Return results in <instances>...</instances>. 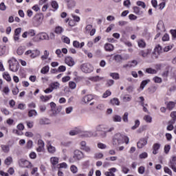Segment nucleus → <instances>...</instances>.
I'll return each instance as SVG.
<instances>
[{
    "instance_id": "33",
    "label": "nucleus",
    "mask_w": 176,
    "mask_h": 176,
    "mask_svg": "<svg viewBox=\"0 0 176 176\" xmlns=\"http://www.w3.org/2000/svg\"><path fill=\"white\" fill-rule=\"evenodd\" d=\"M3 76L4 79H6V80H7L8 82H10L12 80V78H10V75L9 74V73L8 72H5L3 74Z\"/></svg>"
},
{
    "instance_id": "57",
    "label": "nucleus",
    "mask_w": 176,
    "mask_h": 176,
    "mask_svg": "<svg viewBox=\"0 0 176 176\" xmlns=\"http://www.w3.org/2000/svg\"><path fill=\"white\" fill-rule=\"evenodd\" d=\"M62 39L63 40V42L65 43H67V45H69V43H71V40L69 39V38L65 36H63Z\"/></svg>"
},
{
    "instance_id": "61",
    "label": "nucleus",
    "mask_w": 176,
    "mask_h": 176,
    "mask_svg": "<svg viewBox=\"0 0 176 176\" xmlns=\"http://www.w3.org/2000/svg\"><path fill=\"white\" fill-rule=\"evenodd\" d=\"M157 90V87L156 86H153L148 88V91L149 93H151V94L155 93Z\"/></svg>"
},
{
    "instance_id": "48",
    "label": "nucleus",
    "mask_w": 176,
    "mask_h": 176,
    "mask_svg": "<svg viewBox=\"0 0 176 176\" xmlns=\"http://www.w3.org/2000/svg\"><path fill=\"white\" fill-rule=\"evenodd\" d=\"M102 157H104V154H102V153H96L94 155V159H102Z\"/></svg>"
},
{
    "instance_id": "50",
    "label": "nucleus",
    "mask_w": 176,
    "mask_h": 176,
    "mask_svg": "<svg viewBox=\"0 0 176 176\" xmlns=\"http://www.w3.org/2000/svg\"><path fill=\"white\" fill-rule=\"evenodd\" d=\"M49 54H50L49 52H47V50H45L44 55H43L41 56V59L42 60H47V58H49Z\"/></svg>"
},
{
    "instance_id": "60",
    "label": "nucleus",
    "mask_w": 176,
    "mask_h": 176,
    "mask_svg": "<svg viewBox=\"0 0 176 176\" xmlns=\"http://www.w3.org/2000/svg\"><path fill=\"white\" fill-rule=\"evenodd\" d=\"M6 53V46L0 47V56H3Z\"/></svg>"
},
{
    "instance_id": "27",
    "label": "nucleus",
    "mask_w": 176,
    "mask_h": 176,
    "mask_svg": "<svg viewBox=\"0 0 176 176\" xmlns=\"http://www.w3.org/2000/svg\"><path fill=\"white\" fill-rule=\"evenodd\" d=\"M162 46H160V45H156L154 49V54L159 55L160 54V53H162Z\"/></svg>"
},
{
    "instance_id": "16",
    "label": "nucleus",
    "mask_w": 176,
    "mask_h": 176,
    "mask_svg": "<svg viewBox=\"0 0 176 176\" xmlns=\"http://www.w3.org/2000/svg\"><path fill=\"white\" fill-rule=\"evenodd\" d=\"M160 149V144L155 143L153 146V155H157V151Z\"/></svg>"
},
{
    "instance_id": "13",
    "label": "nucleus",
    "mask_w": 176,
    "mask_h": 176,
    "mask_svg": "<svg viewBox=\"0 0 176 176\" xmlns=\"http://www.w3.org/2000/svg\"><path fill=\"white\" fill-rule=\"evenodd\" d=\"M65 64H67L69 67H74L75 65V61H74V58L71 56H67L65 58Z\"/></svg>"
},
{
    "instance_id": "2",
    "label": "nucleus",
    "mask_w": 176,
    "mask_h": 176,
    "mask_svg": "<svg viewBox=\"0 0 176 176\" xmlns=\"http://www.w3.org/2000/svg\"><path fill=\"white\" fill-rule=\"evenodd\" d=\"M8 64L10 70H11L12 72H17V71H19L20 65L19 64V61H17L16 58L12 57L8 60Z\"/></svg>"
},
{
    "instance_id": "12",
    "label": "nucleus",
    "mask_w": 176,
    "mask_h": 176,
    "mask_svg": "<svg viewBox=\"0 0 176 176\" xmlns=\"http://www.w3.org/2000/svg\"><path fill=\"white\" fill-rule=\"evenodd\" d=\"M157 31H160L161 32H164L166 31V28L164 27V22L163 21H159L157 25Z\"/></svg>"
},
{
    "instance_id": "4",
    "label": "nucleus",
    "mask_w": 176,
    "mask_h": 176,
    "mask_svg": "<svg viewBox=\"0 0 176 176\" xmlns=\"http://www.w3.org/2000/svg\"><path fill=\"white\" fill-rule=\"evenodd\" d=\"M33 42H40V41H49V35L47 33L41 32L36 34L33 38Z\"/></svg>"
},
{
    "instance_id": "10",
    "label": "nucleus",
    "mask_w": 176,
    "mask_h": 176,
    "mask_svg": "<svg viewBox=\"0 0 176 176\" xmlns=\"http://www.w3.org/2000/svg\"><path fill=\"white\" fill-rule=\"evenodd\" d=\"M88 80H91V82H94L96 83L97 82H101V80H104V77H101L100 76H95L88 77Z\"/></svg>"
},
{
    "instance_id": "26",
    "label": "nucleus",
    "mask_w": 176,
    "mask_h": 176,
    "mask_svg": "<svg viewBox=\"0 0 176 176\" xmlns=\"http://www.w3.org/2000/svg\"><path fill=\"white\" fill-rule=\"evenodd\" d=\"M55 34H58V35L63 34V32H64V28H63V27L61 26H56L55 28V31H54Z\"/></svg>"
},
{
    "instance_id": "64",
    "label": "nucleus",
    "mask_w": 176,
    "mask_h": 176,
    "mask_svg": "<svg viewBox=\"0 0 176 176\" xmlns=\"http://www.w3.org/2000/svg\"><path fill=\"white\" fill-rule=\"evenodd\" d=\"M28 32V35L29 36H35V30L31 29V30H29Z\"/></svg>"
},
{
    "instance_id": "8",
    "label": "nucleus",
    "mask_w": 176,
    "mask_h": 176,
    "mask_svg": "<svg viewBox=\"0 0 176 176\" xmlns=\"http://www.w3.org/2000/svg\"><path fill=\"white\" fill-rule=\"evenodd\" d=\"M146 144H148V138H142L138 142L137 146L139 149H142V148H144V146H145Z\"/></svg>"
},
{
    "instance_id": "6",
    "label": "nucleus",
    "mask_w": 176,
    "mask_h": 176,
    "mask_svg": "<svg viewBox=\"0 0 176 176\" xmlns=\"http://www.w3.org/2000/svg\"><path fill=\"white\" fill-rule=\"evenodd\" d=\"M168 166L174 171V173H176V156L173 155L171 157V159L170 160Z\"/></svg>"
},
{
    "instance_id": "51",
    "label": "nucleus",
    "mask_w": 176,
    "mask_h": 176,
    "mask_svg": "<svg viewBox=\"0 0 176 176\" xmlns=\"http://www.w3.org/2000/svg\"><path fill=\"white\" fill-rule=\"evenodd\" d=\"M140 127V120H136L135 121V124L131 127V130H135L136 129H138Z\"/></svg>"
},
{
    "instance_id": "41",
    "label": "nucleus",
    "mask_w": 176,
    "mask_h": 176,
    "mask_svg": "<svg viewBox=\"0 0 176 176\" xmlns=\"http://www.w3.org/2000/svg\"><path fill=\"white\" fill-rule=\"evenodd\" d=\"M170 117L172 118V120H170V123H175V121H176V111L171 112Z\"/></svg>"
},
{
    "instance_id": "18",
    "label": "nucleus",
    "mask_w": 176,
    "mask_h": 176,
    "mask_svg": "<svg viewBox=\"0 0 176 176\" xmlns=\"http://www.w3.org/2000/svg\"><path fill=\"white\" fill-rule=\"evenodd\" d=\"M50 87L52 89V90H57V89H60V82H54L50 85Z\"/></svg>"
},
{
    "instance_id": "63",
    "label": "nucleus",
    "mask_w": 176,
    "mask_h": 176,
    "mask_svg": "<svg viewBox=\"0 0 176 176\" xmlns=\"http://www.w3.org/2000/svg\"><path fill=\"white\" fill-rule=\"evenodd\" d=\"M67 67L64 65H60L58 68V72H65Z\"/></svg>"
},
{
    "instance_id": "7",
    "label": "nucleus",
    "mask_w": 176,
    "mask_h": 176,
    "mask_svg": "<svg viewBox=\"0 0 176 176\" xmlns=\"http://www.w3.org/2000/svg\"><path fill=\"white\" fill-rule=\"evenodd\" d=\"M80 145L81 146L80 149L82 151H84L87 153H90V152H91V147H90L89 146H87V144L86 143L85 141L80 142Z\"/></svg>"
},
{
    "instance_id": "22",
    "label": "nucleus",
    "mask_w": 176,
    "mask_h": 176,
    "mask_svg": "<svg viewBox=\"0 0 176 176\" xmlns=\"http://www.w3.org/2000/svg\"><path fill=\"white\" fill-rule=\"evenodd\" d=\"M50 120L47 118H41L39 120V124H50Z\"/></svg>"
},
{
    "instance_id": "40",
    "label": "nucleus",
    "mask_w": 176,
    "mask_h": 176,
    "mask_svg": "<svg viewBox=\"0 0 176 176\" xmlns=\"http://www.w3.org/2000/svg\"><path fill=\"white\" fill-rule=\"evenodd\" d=\"M114 84H115V80L112 79H109L107 80L106 86L107 87H111V86H113Z\"/></svg>"
},
{
    "instance_id": "39",
    "label": "nucleus",
    "mask_w": 176,
    "mask_h": 176,
    "mask_svg": "<svg viewBox=\"0 0 176 176\" xmlns=\"http://www.w3.org/2000/svg\"><path fill=\"white\" fill-rule=\"evenodd\" d=\"M110 76L116 80H118L120 78V77L119 76V73H110Z\"/></svg>"
},
{
    "instance_id": "15",
    "label": "nucleus",
    "mask_w": 176,
    "mask_h": 176,
    "mask_svg": "<svg viewBox=\"0 0 176 176\" xmlns=\"http://www.w3.org/2000/svg\"><path fill=\"white\" fill-rule=\"evenodd\" d=\"M73 46L74 47H76V49H82L83 46H85V42H82L81 43H79L78 41H74L73 42Z\"/></svg>"
},
{
    "instance_id": "37",
    "label": "nucleus",
    "mask_w": 176,
    "mask_h": 176,
    "mask_svg": "<svg viewBox=\"0 0 176 176\" xmlns=\"http://www.w3.org/2000/svg\"><path fill=\"white\" fill-rule=\"evenodd\" d=\"M113 121L116 122H122V117L118 115H115L114 116H113Z\"/></svg>"
},
{
    "instance_id": "1",
    "label": "nucleus",
    "mask_w": 176,
    "mask_h": 176,
    "mask_svg": "<svg viewBox=\"0 0 176 176\" xmlns=\"http://www.w3.org/2000/svg\"><path fill=\"white\" fill-rule=\"evenodd\" d=\"M85 157V153L79 150H76L74 151V156L70 157L69 162L70 163H76V162H79V160H82Z\"/></svg>"
},
{
    "instance_id": "36",
    "label": "nucleus",
    "mask_w": 176,
    "mask_h": 176,
    "mask_svg": "<svg viewBox=\"0 0 176 176\" xmlns=\"http://www.w3.org/2000/svg\"><path fill=\"white\" fill-rule=\"evenodd\" d=\"M129 64V68H133L134 67H137L138 65V62L135 60L128 62Z\"/></svg>"
},
{
    "instance_id": "25",
    "label": "nucleus",
    "mask_w": 176,
    "mask_h": 176,
    "mask_svg": "<svg viewBox=\"0 0 176 176\" xmlns=\"http://www.w3.org/2000/svg\"><path fill=\"white\" fill-rule=\"evenodd\" d=\"M106 52H112L113 50V45L111 43H106L104 45Z\"/></svg>"
},
{
    "instance_id": "52",
    "label": "nucleus",
    "mask_w": 176,
    "mask_h": 176,
    "mask_svg": "<svg viewBox=\"0 0 176 176\" xmlns=\"http://www.w3.org/2000/svg\"><path fill=\"white\" fill-rule=\"evenodd\" d=\"M164 173H166V174H168V175H173V171H171V169H170L168 167L165 166L164 168Z\"/></svg>"
},
{
    "instance_id": "30",
    "label": "nucleus",
    "mask_w": 176,
    "mask_h": 176,
    "mask_svg": "<svg viewBox=\"0 0 176 176\" xmlns=\"http://www.w3.org/2000/svg\"><path fill=\"white\" fill-rule=\"evenodd\" d=\"M76 3L74 0L67 1V6L69 9H72V8H75Z\"/></svg>"
},
{
    "instance_id": "14",
    "label": "nucleus",
    "mask_w": 176,
    "mask_h": 176,
    "mask_svg": "<svg viewBox=\"0 0 176 176\" xmlns=\"http://www.w3.org/2000/svg\"><path fill=\"white\" fill-rule=\"evenodd\" d=\"M38 147L36 148L37 152H42L43 148H45V142L42 140H39L38 141Z\"/></svg>"
},
{
    "instance_id": "43",
    "label": "nucleus",
    "mask_w": 176,
    "mask_h": 176,
    "mask_svg": "<svg viewBox=\"0 0 176 176\" xmlns=\"http://www.w3.org/2000/svg\"><path fill=\"white\" fill-rule=\"evenodd\" d=\"M131 96L130 95H125L123 98H122V100L124 101V102H129L130 101H131Z\"/></svg>"
},
{
    "instance_id": "35",
    "label": "nucleus",
    "mask_w": 176,
    "mask_h": 176,
    "mask_svg": "<svg viewBox=\"0 0 176 176\" xmlns=\"http://www.w3.org/2000/svg\"><path fill=\"white\" fill-rule=\"evenodd\" d=\"M84 135L85 137H97V133H94L93 131H86Z\"/></svg>"
},
{
    "instance_id": "46",
    "label": "nucleus",
    "mask_w": 176,
    "mask_h": 176,
    "mask_svg": "<svg viewBox=\"0 0 176 176\" xmlns=\"http://www.w3.org/2000/svg\"><path fill=\"white\" fill-rule=\"evenodd\" d=\"M51 6L53 8V9L57 10V9H58V3H57L56 1H52L51 3Z\"/></svg>"
},
{
    "instance_id": "32",
    "label": "nucleus",
    "mask_w": 176,
    "mask_h": 176,
    "mask_svg": "<svg viewBox=\"0 0 176 176\" xmlns=\"http://www.w3.org/2000/svg\"><path fill=\"white\" fill-rule=\"evenodd\" d=\"M138 45L139 47H141L142 49H144V47H146V43L143 39L139 40L138 42Z\"/></svg>"
},
{
    "instance_id": "19",
    "label": "nucleus",
    "mask_w": 176,
    "mask_h": 176,
    "mask_svg": "<svg viewBox=\"0 0 176 176\" xmlns=\"http://www.w3.org/2000/svg\"><path fill=\"white\" fill-rule=\"evenodd\" d=\"M41 55V51L38 50H34L32 51V54L30 55V57L32 58H36V57H38V56Z\"/></svg>"
},
{
    "instance_id": "59",
    "label": "nucleus",
    "mask_w": 176,
    "mask_h": 176,
    "mask_svg": "<svg viewBox=\"0 0 176 176\" xmlns=\"http://www.w3.org/2000/svg\"><path fill=\"white\" fill-rule=\"evenodd\" d=\"M98 148H99V149H107V144L99 142L98 143Z\"/></svg>"
},
{
    "instance_id": "49",
    "label": "nucleus",
    "mask_w": 176,
    "mask_h": 176,
    "mask_svg": "<svg viewBox=\"0 0 176 176\" xmlns=\"http://www.w3.org/2000/svg\"><path fill=\"white\" fill-rule=\"evenodd\" d=\"M70 170L72 173H73V174H76V173H78V167H76L75 165H72L70 166Z\"/></svg>"
},
{
    "instance_id": "23",
    "label": "nucleus",
    "mask_w": 176,
    "mask_h": 176,
    "mask_svg": "<svg viewBox=\"0 0 176 176\" xmlns=\"http://www.w3.org/2000/svg\"><path fill=\"white\" fill-rule=\"evenodd\" d=\"M47 151L50 153H54L56 152V147L52 146L50 143H48L47 145Z\"/></svg>"
},
{
    "instance_id": "55",
    "label": "nucleus",
    "mask_w": 176,
    "mask_h": 176,
    "mask_svg": "<svg viewBox=\"0 0 176 176\" xmlns=\"http://www.w3.org/2000/svg\"><path fill=\"white\" fill-rule=\"evenodd\" d=\"M80 133V130H72L69 131V135H77V134H79Z\"/></svg>"
},
{
    "instance_id": "21",
    "label": "nucleus",
    "mask_w": 176,
    "mask_h": 176,
    "mask_svg": "<svg viewBox=\"0 0 176 176\" xmlns=\"http://www.w3.org/2000/svg\"><path fill=\"white\" fill-rule=\"evenodd\" d=\"M53 97V96L52 95H49V96H40V100H41V101H43V102H46L47 101H49V100H50V98H52Z\"/></svg>"
},
{
    "instance_id": "34",
    "label": "nucleus",
    "mask_w": 176,
    "mask_h": 176,
    "mask_svg": "<svg viewBox=\"0 0 176 176\" xmlns=\"http://www.w3.org/2000/svg\"><path fill=\"white\" fill-rule=\"evenodd\" d=\"M50 162L52 165L56 166V164H58V158L57 157H52L50 159Z\"/></svg>"
},
{
    "instance_id": "28",
    "label": "nucleus",
    "mask_w": 176,
    "mask_h": 176,
    "mask_svg": "<svg viewBox=\"0 0 176 176\" xmlns=\"http://www.w3.org/2000/svg\"><path fill=\"white\" fill-rule=\"evenodd\" d=\"M166 108L169 111H173V109H174V108H175V102H169L166 104Z\"/></svg>"
},
{
    "instance_id": "53",
    "label": "nucleus",
    "mask_w": 176,
    "mask_h": 176,
    "mask_svg": "<svg viewBox=\"0 0 176 176\" xmlns=\"http://www.w3.org/2000/svg\"><path fill=\"white\" fill-rule=\"evenodd\" d=\"M144 120L147 123H152V117L151 116H144Z\"/></svg>"
},
{
    "instance_id": "54",
    "label": "nucleus",
    "mask_w": 176,
    "mask_h": 176,
    "mask_svg": "<svg viewBox=\"0 0 176 176\" xmlns=\"http://www.w3.org/2000/svg\"><path fill=\"white\" fill-rule=\"evenodd\" d=\"M114 60L117 63H120V61H122V60H123V58L120 55L117 54V55L114 56Z\"/></svg>"
},
{
    "instance_id": "11",
    "label": "nucleus",
    "mask_w": 176,
    "mask_h": 176,
    "mask_svg": "<svg viewBox=\"0 0 176 176\" xmlns=\"http://www.w3.org/2000/svg\"><path fill=\"white\" fill-rule=\"evenodd\" d=\"M151 50L150 49H147L145 50H140L139 52V56H141V57H143V58H145L151 54Z\"/></svg>"
},
{
    "instance_id": "31",
    "label": "nucleus",
    "mask_w": 176,
    "mask_h": 176,
    "mask_svg": "<svg viewBox=\"0 0 176 176\" xmlns=\"http://www.w3.org/2000/svg\"><path fill=\"white\" fill-rule=\"evenodd\" d=\"M62 109H63V107H61V106H58V107L56 106V107H55V109L52 111L53 115L56 116L60 113Z\"/></svg>"
},
{
    "instance_id": "42",
    "label": "nucleus",
    "mask_w": 176,
    "mask_h": 176,
    "mask_svg": "<svg viewBox=\"0 0 176 176\" xmlns=\"http://www.w3.org/2000/svg\"><path fill=\"white\" fill-rule=\"evenodd\" d=\"M49 69H50V67H49V65H47L41 69V72L43 74H47V72H49Z\"/></svg>"
},
{
    "instance_id": "62",
    "label": "nucleus",
    "mask_w": 176,
    "mask_h": 176,
    "mask_svg": "<svg viewBox=\"0 0 176 176\" xmlns=\"http://www.w3.org/2000/svg\"><path fill=\"white\" fill-rule=\"evenodd\" d=\"M146 72L147 74H156L157 72L155 69H152V68H147V69H146Z\"/></svg>"
},
{
    "instance_id": "5",
    "label": "nucleus",
    "mask_w": 176,
    "mask_h": 176,
    "mask_svg": "<svg viewBox=\"0 0 176 176\" xmlns=\"http://www.w3.org/2000/svg\"><path fill=\"white\" fill-rule=\"evenodd\" d=\"M80 69L85 74H91L94 71V67L90 65V63H84L81 65Z\"/></svg>"
},
{
    "instance_id": "24",
    "label": "nucleus",
    "mask_w": 176,
    "mask_h": 176,
    "mask_svg": "<svg viewBox=\"0 0 176 176\" xmlns=\"http://www.w3.org/2000/svg\"><path fill=\"white\" fill-rule=\"evenodd\" d=\"M1 148L4 153H8V152L10 151V147H9V145L1 144Z\"/></svg>"
},
{
    "instance_id": "38",
    "label": "nucleus",
    "mask_w": 176,
    "mask_h": 176,
    "mask_svg": "<svg viewBox=\"0 0 176 176\" xmlns=\"http://www.w3.org/2000/svg\"><path fill=\"white\" fill-rule=\"evenodd\" d=\"M111 103L113 105H120V101H119V99L114 98L112 100H111Z\"/></svg>"
},
{
    "instance_id": "45",
    "label": "nucleus",
    "mask_w": 176,
    "mask_h": 176,
    "mask_svg": "<svg viewBox=\"0 0 176 176\" xmlns=\"http://www.w3.org/2000/svg\"><path fill=\"white\" fill-rule=\"evenodd\" d=\"M36 115H38V113L36 110H30L28 112L29 118H32V116H36Z\"/></svg>"
},
{
    "instance_id": "56",
    "label": "nucleus",
    "mask_w": 176,
    "mask_h": 176,
    "mask_svg": "<svg viewBox=\"0 0 176 176\" xmlns=\"http://www.w3.org/2000/svg\"><path fill=\"white\" fill-rule=\"evenodd\" d=\"M69 87L72 89H76V83L74 81L69 82Z\"/></svg>"
},
{
    "instance_id": "17",
    "label": "nucleus",
    "mask_w": 176,
    "mask_h": 176,
    "mask_svg": "<svg viewBox=\"0 0 176 176\" xmlns=\"http://www.w3.org/2000/svg\"><path fill=\"white\" fill-rule=\"evenodd\" d=\"M34 19L36 21H37L38 24H41L42 21H43V15L42 14H36Z\"/></svg>"
},
{
    "instance_id": "29",
    "label": "nucleus",
    "mask_w": 176,
    "mask_h": 176,
    "mask_svg": "<svg viewBox=\"0 0 176 176\" xmlns=\"http://www.w3.org/2000/svg\"><path fill=\"white\" fill-rule=\"evenodd\" d=\"M149 82H151V80L149 79L143 80L140 84V90H142L143 89H144L146 85L149 83Z\"/></svg>"
},
{
    "instance_id": "47",
    "label": "nucleus",
    "mask_w": 176,
    "mask_h": 176,
    "mask_svg": "<svg viewBox=\"0 0 176 176\" xmlns=\"http://www.w3.org/2000/svg\"><path fill=\"white\" fill-rule=\"evenodd\" d=\"M122 120L124 123L129 122V113L127 112H125L122 116Z\"/></svg>"
},
{
    "instance_id": "44",
    "label": "nucleus",
    "mask_w": 176,
    "mask_h": 176,
    "mask_svg": "<svg viewBox=\"0 0 176 176\" xmlns=\"http://www.w3.org/2000/svg\"><path fill=\"white\" fill-rule=\"evenodd\" d=\"M13 161V160L12 159V157H8L5 161L4 163L5 164H6L7 166H10V164H12V162Z\"/></svg>"
},
{
    "instance_id": "20",
    "label": "nucleus",
    "mask_w": 176,
    "mask_h": 176,
    "mask_svg": "<svg viewBox=\"0 0 176 176\" xmlns=\"http://www.w3.org/2000/svg\"><path fill=\"white\" fill-rule=\"evenodd\" d=\"M93 98H94L93 96L87 95V96L83 97L82 101L85 104H87L88 102H90V101H91V100H93Z\"/></svg>"
},
{
    "instance_id": "9",
    "label": "nucleus",
    "mask_w": 176,
    "mask_h": 176,
    "mask_svg": "<svg viewBox=\"0 0 176 176\" xmlns=\"http://www.w3.org/2000/svg\"><path fill=\"white\" fill-rule=\"evenodd\" d=\"M19 164L20 167H23L24 168H30L32 166L31 162L25 160H20L19 161Z\"/></svg>"
},
{
    "instance_id": "58",
    "label": "nucleus",
    "mask_w": 176,
    "mask_h": 176,
    "mask_svg": "<svg viewBox=\"0 0 176 176\" xmlns=\"http://www.w3.org/2000/svg\"><path fill=\"white\" fill-rule=\"evenodd\" d=\"M16 53L19 56H21L24 53V48L23 47H19L17 49Z\"/></svg>"
},
{
    "instance_id": "3",
    "label": "nucleus",
    "mask_w": 176,
    "mask_h": 176,
    "mask_svg": "<svg viewBox=\"0 0 176 176\" xmlns=\"http://www.w3.org/2000/svg\"><path fill=\"white\" fill-rule=\"evenodd\" d=\"M124 135L120 134V133H117L114 135V138L113 139V144L116 145L118 146V145H122V144H124Z\"/></svg>"
}]
</instances>
